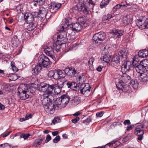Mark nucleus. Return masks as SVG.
<instances>
[{
    "label": "nucleus",
    "instance_id": "nucleus-47",
    "mask_svg": "<svg viewBox=\"0 0 148 148\" xmlns=\"http://www.w3.org/2000/svg\"><path fill=\"white\" fill-rule=\"evenodd\" d=\"M87 2L88 3L89 7L88 8L90 10H93L94 6V3L92 0H87Z\"/></svg>",
    "mask_w": 148,
    "mask_h": 148
},
{
    "label": "nucleus",
    "instance_id": "nucleus-52",
    "mask_svg": "<svg viewBox=\"0 0 148 148\" xmlns=\"http://www.w3.org/2000/svg\"><path fill=\"white\" fill-rule=\"evenodd\" d=\"M30 135L29 134H22L20 136V137L23 138L24 140L27 139L29 136Z\"/></svg>",
    "mask_w": 148,
    "mask_h": 148
},
{
    "label": "nucleus",
    "instance_id": "nucleus-24",
    "mask_svg": "<svg viewBox=\"0 0 148 148\" xmlns=\"http://www.w3.org/2000/svg\"><path fill=\"white\" fill-rule=\"evenodd\" d=\"M123 73L121 76V79L122 82H125V84L128 82H130L131 79V77L126 73Z\"/></svg>",
    "mask_w": 148,
    "mask_h": 148
},
{
    "label": "nucleus",
    "instance_id": "nucleus-15",
    "mask_svg": "<svg viewBox=\"0 0 148 148\" xmlns=\"http://www.w3.org/2000/svg\"><path fill=\"white\" fill-rule=\"evenodd\" d=\"M69 73V68H66L64 70L58 69L56 70L58 79L64 78L66 74Z\"/></svg>",
    "mask_w": 148,
    "mask_h": 148
},
{
    "label": "nucleus",
    "instance_id": "nucleus-5",
    "mask_svg": "<svg viewBox=\"0 0 148 148\" xmlns=\"http://www.w3.org/2000/svg\"><path fill=\"white\" fill-rule=\"evenodd\" d=\"M53 86H56V85H49L46 83L42 82L40 84L39 87V90L41 92H47V94H51L53 92V89L55 87Z\"/></svg>",
    "mask_w": 148,
    "mask_h": 148
},
{
    "label": "nucleus",
    "instance_id": "nucleus-43",
    "mask_svg": "<svg viewBox=\"0 0 148 148\" xmlns=\"http://www.w3.org/2000/svg\"><path fill=\"white\" fill-rule=\"evenodd\" d=\"M52 85H56V86H54L55 87L53 89V90H54L55 93L57 94L60 93L61 92V88L58 87V85L56 84H52Z\"/></svg>",
    "mask_w": 148,
    "mask_h": 148
},
{
    "label": "nucleus",
    "instance_id": "nucleus-54",
    "mask_svg": "<svg viewBox=\"0 0 148 148\" xmlns=\"http://www.w3.org/2000/svg\"><path fill=\"white\" fill-rule=\"evenodd\" d=\"M69 72H70V73H71L73 75H75L76 73V71L74 68H71V69L69 68Z\"/></svg>",
    "mask_w": 148,
    "mask_h": 148
},
{
    "label": "nucleus",
    "instance_id": "nucleus-13",
    "mask_svg": "<svg viewBox=\"0 0 148 148\" xmlns=\"http://www.w3.org/2000/svg\"><path fill=\"white\" fill-rule=\"evenodd\" d=\"M82 10L84 12H87V9L84 7V4L82 3H78L72 8V10L75 13H77V12Z\"/></svg>",
    "mask_w": 148,
    "mask_h": 148
},
{
    "label": "nucleus",
    "instance_id": "nucleus-27",
    "mask_svg": "<svg viewBox=\"0 0 148 148\" xmlns=\"http://www.w3.org/2000/svg\"><path fill=\"white\" fill-rule=\"evenodd\" d=\"M48 76L51 78L57 79L58 77L56 75V70H52L49 71L48 73Z\"/></svg>",
    "mask_w": 148,
    "mask_h": 148
},
{
    "label": "nucleus",
    "instance_id": "nucleus-41",
    "mask_svg": "<svg viewBox=\"0 0 148 148\" xmlns=\"http://www.w3.org/2000/svg\"><path fill=\"white\" fill-rule=\"evenodd\" d=\"M114 14H108L107 15H104L103 18V21H106L108 20H109L111 18H113L114 16Z\"/></svg>",
    "mask_w": 148,
    "mask_h": 148
},
{
    "label": "nucleus",
    "instance_id": "nucleus-40",
    "mask_svg": "<svg viewBox=\"0 0 148 148\" xmlns=\"http://www.w3.org/2000/svg\"><path fill=\"white\" fill-rule=\"evenodd\" d=\"M27 27V29L28 31H31L34 30L36 27V25L32 23H30Z\"/></svg>",
    "mask_w": 148,
    "mask_h": 148
},
{
    "label": "nucleus",
    "instance_id": "nucleus-10",
    "mask_svg": "<svg viewBox=\"0 0 148 148\" xmlns=\"http://www.w3.org/2000/svg\"><path fill=\"white\" fill-rule=\"evenodd\" d=\"M44 47V51L45 54L50 56L53 60H55L56 58L54 56V52L53 48L49 45H45Z\"/></svg>",
    "mask_w": 148,
    "mask_h": 148
},
{
    "label": "nucleus",
    "instance_id": "nucleus-39",
    "mask_svg": "<svg viewBox=\"0 0 148 148\" xmlns=\"http://www.w3.org/2000/svg\"><path fill=\"white\" fill-rule=\"evenodd\" d=\"M29 37V33L26 31H24L22 34V38L24 40H27Z\"/></svg>",
    "mask_w": 148,
    "mask_h": 148
},
{
    "label": "nucleus",
    "instance_id": "nucleus-34",
    "mask_svg": "<svg viewBox=\"0 0 148 148\" xmlns=\"http://www.w3.org/2000/svg\"><path fill=\"white\" fill-rule=\"evenodd\" d=\"M43 140L42 138L36 139L33 143L32 146L35 147H38L42 143Z\"/></svg>",
    "mask_w": 148,
    "mask_h": 148
},
{
    "label": "nucleus",
    "instance_id": "nucleus-44",
    "mask_svg": "<svg viewBox=\"0 0 148 148\" xmlns=\"http://www.w3.org/2000/svg\"><path fill=\"white\" fill-rule=\"evenodd\" d=\"M109 0H103L100 4L101 8H103L107 5L109 3Z\"/></svg>",
    "mask_w": 148,
    "mask_h": 148
},
{
    "label": "nucleus",
    "instance_id": "nucleus-31",
    "mask_svg": "<svg viewBox=\"0 0 148 148\" xmlns=\"http://www.w3.org/2000/svg\"><path fill=\"white\" fill-rule=\"evenodd\" d=\"M123 31L122 30L116 29L113 32V35L116 37L120 38L123 35Z\"/></svg>",
    "mask_w": 148,
    "mask_h": 148
},
{
    "label": "nucleus",
    "instance_id": "nucleus-62",
    "mask_svg": "<svg viewBox=\"0 0 148 148\" xmlns=\"http://www.w3.org/2000/svg\"><path fill=\"white\" fill-rule=\"evenodd\" d=\"M84 77V76L83 75H82V76H79L77 78V82H78V83H80V82L81 81L82 82V79Z\"/></svg>",
    "mask_w": 148,
    "mask_h": 148
},
{
    "label": "nucleus",
    "instance_id": "nucleus-32",
    "mask_svg": "<svg viewBox=\"0 0 148 148\" xmlns=\"http://www.w3.org/2000/svg\"><path fill=\"white\" fill-rule=\"evenodd\" d=\"M95 59L93 57H91L88 62V64L90 69L91 70H94V68L93 65Z\"/></svg>",
    "mask_w": 148,
    "mask_h": 148
},
{
    "label": "nucleus",
    "instance_id": "nucleus-50",
    "mask_svg": "<svg viewBox=\"0 0 148 148\" xmlns=\"http://www.w3.org/2000/svg\"><path fill=\"white\" fill-rule=\"evenodd\" d=\"M23 8L22 4L19 5L16 8V10L18 13H20L22 10Z\"/></svg>",
    "mask_w": 148,
    "mask_h": 148
},
{
    "label": "nucleus",
    "instance_id": "nucleus-21",
    "mask_svg": "<svg viewBox=\"0 0 148 148\" xmlns=\"http://www.w3.org/2000/svg\"><path fill=\"white\" fill-rule=\"evenodd\" d=\"M47 8L42 6L40 7L39 9V11L38 12V14L42 18L46 16L47 14Z\"/></svg>",
    "mask_w": 148,
    "mask_h": 148
},
{
    "label": "nucleus",
    "instance_id": "nucleus-35",
    "mask_svg": "<svg viewBox=\"0 0 148 148\" xmlns=\"http://www.w3.org/2000/svg\"><path fill=\"white\" fill-rule=\"evenodd\" d=\"M80 101V98L77 96L75 97L72 100V103L74 105H76L79 103Z\"/></svg>",
    "mask_w": 148,
    "mask_h": 148
},
{
    "label": "nucleus",
    "instance_id": "nucleus-46",
    "mask_svg": "<svg viewBox=\"0 0 148 148\" xmlns=\"http://www.w3.org/2000/svg\"><path fill=\"white\" fill-rule=\"evenodd\" d=\"M60 121V118L58 117H55L54 119L52 120L51 125H55L56 123H59Z\"/></svg>",
    "mask_w": 148,
    "mask_h": 148
},
{
    "label": "nucleus",
    "instance_id": "nucleus-56",
    "mask_svg": "<svg viewBox=\"0 0 148 148\" xmlns=\"http://www.w3.org/2000/svg\"><path fill=\"white\" fill-rule=\"evenodd\" d=\"M134 127V125H129L127 126L126 130L127 131H130L132 130Z\"/></svg>",
    "mask_w": 148,
    "mask_h": 148
},
{
    "label": "nucleus",
    "instance_id": "nucleus-36",
    "mask_svg": "<svg viewBox=\"0 0 148 148\" xmlns=\"http://www.w3.org/2000/svg\"><path fill=\"white\" fill-rule=\"evenodd\" d=\"M130 85L134 89H136L138 86L137 81L135 80L132 79L130 82Z\"/></svg>",
    "mask_w": 148,
    "mask_h": 148
},
{
    "label": "nucleus",
    "instance_id": "nucleus-18",
    "mask_svg": "<svg viewBox=\"0 0 148 148\" xmlns=\"http://www.w3.org/2000/svg\"><path fill=\"white\" fill-rule=\"evenodd\" d=\"M81 93L83 94L88 93L90 91V86L89 84H83L81 85Z\"/></svg>",
    "mask_w": 148,
    "mask_h": 148
},
{
    "label": "nucleus",
    "instance_id": "nucleus-60",
    "mask_svg": "<svg viewBox=\"0 0 148 148\" xmlns=\"http://www.w3.org/2000/svg\"><path fill=\"white\" fill-rule=\"evenodd\" d=\"M103 113L104 112L103 111H101L99 112H97L96 114V116L97 117H101L103 116Z\"/></svg>",
    "mask_w": 148,
    "mask_h": 148
},
{
    "label": "nucleus",
    "instance_id": "nucleus-30",
    "mask_svg": "<svg viewBox=\"0 0 148 148\" xmlns=\"http://www.w3.org/2000/svg\"><path fill=\"white\" fill-rule=\"evenodd\" d=\"M68 39L69 40V41L71 42H73L76 38V36L74 32H73L70 34H69L67 36Z\"/></svg>",
    "mask_w": 148,
    "mask_h": 148
},
{
    "label": "nucleus",
    "instance_id": "nucleus-20",
    "mask_svg": "<svg viewBox=\"0 0 148 148\" xmlns=\"http://www.w3.org/2000/svg\"><path fill=\"white\" fill-rule=\"evenodd\" d=\"M118 54L122 58L126 59L128 54V49L127 48H124L120 49L118 53Z\"/></svg>",
    "mask_w": 148,
    "mask_h": 148
},
{
    "label": "nucleus",
    "instance_id": "nucleus-6",
    "mask_svg": "<svg viewBox=\"0 0 148 148\" xmlns=\"http://www.w3.org/2000/svg\"><path fill=\"white\" fill-rule=\"evenodd\" d=\"M70 100V98L67 95H63L61 96L59 98L57 99L55 103L56 105H61L63 108L65 107L69 103Z\"/></svg>",
    "mask_w": 148,
    "mask_h": 148
},
{
    "label": "nucleus",
    "instance_id": "nucleus-1",
    "mask_svg": "<svg viewBox=\"0 0 148 148\" xmlns=\"http://www.w3.org/2000/svg\"><path fill=\"white\" fill-rule=\"evenodd\" d=\"M55 95L51 94L45 93L41 96V101L45 110L49 114L53 113L56 108V106L51 103L52 100H54Z\"/></svg>",
    "mask_w": 148,
    "mask_h": 148
},
{
    "label": "nucleus",
    "instance_id": "nucleus-64",
    "mask_svg": "<svg viewBox=\"0 0 148 148\" xmlns=\"http://www.w3.org/2000/svg\"><path fill=\"white\" fill-rule=\"evenodd\" d=\"M1 147L3 146V148H10V147L8 143H5L3 145V144L0 145Z\"/></svg>",
    "mask_w": 148,
    "mask_h": 148
},
{
    "label": "nucleus",
    "instance_id": "nucleus-63",
    "mask_svg": "<svg viewBox=\"0 0 148 148\" xmlns=\"http://www.w3.org/2000/svg\"><path fill=\"white\" fill-rule=\"evenodd\" d=\"M123 123L125 125H130L131 124V122L129 120H126L124 121Z\"/></svg>",
    "mask_w": 148,
    "mask_h": 148
},
{
    "label": "nucleus",
    "instance_id": "nucleus-3",
    "mask_svg": "<svg viewBox=\"0 0 148 148\" xmlns=\"http://www.w3.org/2000/svg\"><path fill=\"white\" fill-rule=\"evenodd\" d=\"M78 21L80 22L81 24L79 23H76L72 24V28L73 30L76 32H79L82 29V26L86 27L89 25V22L84 19L83 17L79 18L78 19Z\"/></svg>",
    "mask_w": 148,
    "mask_h": 148
},
{
    "label": "nucleus",
    "instance_id": "nucleus-58",
    "mask_svg": "<svg viewBox=\"0 0 148 148\" xmlns=\"http://www.w3.org/2000/svg\"><path fill=\"white\" fill-rule=\"evenodd\" d=\"M60 139V137L59 136H57L53 140V142L54 143H57L59 141Z\"/></svg>",
    "mask_w": 148,
    "mask_h": 148
},
{
    "label": "nucleus",
    "instance_id": "nucleus-42",
    "mask_svg": "<svg viewBox=\"0 0 148 148\" xmlns=\"http://www.w3.org/2000/svg\"><path fill=\"white\" fill-rule=\"evenodd\" d=\"M62 45V44H56V42H55L53 45V50H54V49H55L57 52L59 51L60 49V45Z\"/></svg>",
    "mask_w": 148,
    "mask_h": 148
},
{
    "label": "nucleus",
    "instance_id": "nucleus-57",
    "mask_svg": "<svg viewBox=\"0 0 148 148\" xmlns=\"http://www.w3.org/2000/svg\"><path fill=\"white\" fill-rule=\"evenodd\" d=\"M120 6L119 4H117L115 5L113 8V11L114 12L116 11L119 9L120 8Z\"/></svg>",
    "mask_w": 148,
    "mask_h": 148
},
{
    "label": "nucleus",
    "instance_id": "nucleus-16",
    "mask_svg": "<svg viewBox=\"0 0 148 148\" xmlns=\"http://www.w3.org/2000/svg\"><path fill=\"white\" fill-rule=\"evenodd\" d=\"M120 64V58L116 55H113L111 56L110 64L113 66H117Z\"/></svg>",
    "mask_w": 148,
    "mask_h": 148
},
{
    "label": "nucleus",
    "instance_id": "nucleus-48",
    "mask_svg": "<svg viewBox=\"0 0 148 148\" xmlns=\"http://www.w3.org/2000/svg\"><path fill=\"white\" fill-rule=\"evenodd\" d=\"M138 124L140 126H141L143 129L146 128L148 126V122L146 121H144L142 123H139Z\"/></svg>",
    "mask_w": 148,
    "mask_h": 148
},
{
    "label": "nucleus",
    "instance_id": "nucleus-23",
    "mask_svg": "<svg viewBox=\"0 0 148 148\" xmlns=\"http://www.w3.org/2000/svg\"><path fill=\"white\" fill-rule=\"evenodd\" d=\"M66 84L68 86V88H70L71 89L75 91H77L79 88L77 83L75 82H68L66 83Z\"/></svg>",
    "mask_w": 148,
    "mask_h": 148
},
{
    "label": "nucleus",
    "instance_id": "nucleus-22",
    "mask_svg": "<svg viewBox=\"0 0 148 148\" xmlns=\"http://www.w3.org/2000/svg\"><path fill=\"white\" fill-rule=\"evenodd\" d=\"M25 21L27 23H32L34 20V17L32 14L30 13H26L24 16Z\"/></svg>",
    "mask_w": 148,
    "mask_h": 148
},
{
    "label": "nucleus",
    "instance_id": "nucleus-11",
    "mask_svg": "<svg viewBox=\"0 0 148 148\" xmlns=\"http://www.w3.org/2000/svg\"><path fill=\"white\" fill-rule=\"evenodd\" d=\"M67 40L66 33L64 32L57 36V39L55 42L58 44H62L65 43Z\"/></svg>",
    "mask_w": 148,
    "mask_h": 148
},
{
    "label": "nucleus",
    "instance_id": "nucleus-53",
    "mask_svg": "<svg viewBox=\"0 0 148 148\" xmlns=\"http://www.w3.org/2000/svg\"><path fill=\"white\" fill-rule=\"evenodd\" d=\"M137 56H135L133 59L132 61V65H136L138 61V58H136V57Z\"/></svg>",
    "mask_w": 148,
    "mask_h": 148
},
{
    "label": "nucleus",
    "instance_id": "nucleus-4",
    "mask_svg": "<svg viewBox=\"0 0 148 148\" xmlns=\"http://www.w3.org/2000/svg\"><path fill=\"white\" fill-rule=\"evenodd\" d=\"M38 64L42 67L49 68L51 64V62L50 59L44 55H40L38 59Z\"/></svg>",
    "mask_w": 148,
    "mask_h": 148
},
{
    "label": "nucleus",
    "instance_id": "nucleus-49",
    "mask_svg": "<svg viewBox=\"0 0 148 148\" xmlns=\"http://www.w3.org/2000/svg\"><path fill=\"white\" fill-rule=\"evenodd\" d=\"M66 84V83L65 82L59 80L58 82V86L60 88H61L63 87L64 84Z\"/></svg>",
    "mask_w": 148,
    "mask_h": 148
},
{
    "label": "nucleus",
    "instance_id": "nucleus-29",
    "mask_svg": "<svg viewBox=\"0 0 148 148\" xmlns=\"http://www.w3.org/2000/svg\"><path fill=\"white\" fill-rule=\"evenodd\" d=\"M139 57L142 58H145L148 56V50L146 49H143L140 50L138 52Z\"/></svg>",
    "mask_w": 148,
    "mask_h": 148
},
{
    "label": "nucleus",
    "instance_id": "nucleus-37",
    "mask_svg": "<svg viewBox=\"0 0 148 148\" xmlns=\"http://www.w3.org/2000/svg\"><path fill=\"white\" fill-rule=\"evenodd\" d=\"M110 57L111 56L109 55H104L103 58H101V59L103 61L108 63L110 61Z\"/></svg>",
    "mask_w": 148,
    "mask_h": 148
},
{
    "label": "nucleus",
    "instance_id": "nucleus-59",
    "mask_svg": "<svg viewBox=\"0 0 148 148\" xmlns=\"http://www.w3.org/2000/svg\"><path fill=\"white\" fill-rule=\"evenodd\" d=\"M51 139V137L49 134H48L46 137V140L45 141V143H48Z\"/></svg>",
    "mask_w": 148,
    "mask_h": 148
},
{
    "label": "nucleus",
    "instance_id": "nucleus-28",
    "mask_svg": "<svg viewBox=\"0 0 148 148\" xmlns=\"http://www.w3.org/2000/svg\"><path fill=\"white\" fill-rule=\"evenodd\" d=\"M132 21L129 16L126 15L123 18L122 22L124 25H126L131 23Z\"/></svg>",
    "mask_w": 148,
    "mask_h": 148
},
{
    "label": "nucleus",
    "instance_id": "nucleus-17",
    "mask_svg": "<svg viewBox=\"0 0 148 148\" xmlns=\"http://www.w3.org/2000/svg\"><path fill=\"white\" fill-rule=\"evenodd\" d=\"M71 25L69 24L68 21L65 19L63 20L61 25L60 26L59 30L60 32H63L67 30Z\"/></svg>",
    "mask_w": 148,
    "mask_h": 148
},
{
    "label": "nucleus",
    "instance_id": "nucleus-25",
    "mask_svg": "<svg viewBox=\"0 0 148 148\" xmlns=\"http://www.w3.org/2000/svg\"><path fill=\"white\" fill-rule=\"evenodd\" d=\"M42 67V66L38 64L32 70V74L34 75H37L38 73L41 71Z\"/></svg>",
    "mask_w": 148,
    "mask_h": 148
},
{
    "label": "nucleus",
    "instance_id": "nucleus-61",
    "mask_svg": "<svg viewBox=\"0 0 148 148\" xmlns=\"http://www.w3.org/2000/svg\"><path fill=\"white\" fill-rule=\"evenodd\" d=\"M79 120V118L78 117H76L75 119H72L71 121L72 123H76Z\"/></svg>",
    "mask_w": 148,
    "mask_h": 148
},
{
    "label": "nucleus",
    "instance_id": "nucleus-38",
    "mask_svg": "<svg viewBox=\"0 0 148 148\" xmlns=\"http://www.w3.org/2000/svg\"><path fill=\"white\" fill-rule=\"evenodd\" d=\"M125 84L121 81V80L119 82L116 84V86L118 89H121L123 90V88H124V84Z\"/></svg>",
    "mask_w": 148,
    "mask_h": 148
},
{
    "label": "nucleus",
    "instance_id": "nucleus-45",
    "mask_svg": "<svg viewBox=\"0 0 148 148\" xmlns=\"http://www.w3.org/2000/svg\"><path fill=\"white\" fill-rule=\"evenodd\" d=\"M132 134H130L124 137L123 139V141L125 142H126L128 140H131L132 137Z\"/></svg>",
    "mask_w": 148,
    "mask_h": 148
},
{
    "label": "nucleus",
    "instance_id": "nucleus-19",
    "mask_svg": "<svg viewBox=\"0 0 148 148\" xmlns=\"http://www.w3.org/2000/svg\"><path fill=\"white\" fill-rule=\"evenodd\" d=\"M62 4L60 3H51L50 4V11L51 13H55L61 7Z\"/></svg>",
    "mask_w": 148,
    "mask_h": 148
},
{
    "label": "nucleus",
    "instance_id": "nucleus-51",
    "mask_svg": "<svg viewBox=\"0 0 148 148\" xmlns=\"http://www.w3.org/2000/svg\"><path fill=\"white\" fill-rule=\"evenodd\" d=\"M34 2L37 3L38 6L42 5L45 3V0H36L34 1Z\"/></svg>",
    "mask_w": 148,
    "mask_h": 148
},
{
    "label": "nucleus",
    "instance_id": "nucleus-55",
    "mask_svg": "<svg viewBox=\"0 0 148 148\" xmlns=\"http://www.w3.org/2000/svg\"><path fill=\"white\" fill-rule=\"evenodd\" d=\"M91 121V119L90 116H88L86 119L83 121V123H84L90 122Z\"/></svg>",
    "mask_w": 148,
    "mask_h": 148
},
{
    "label": "nucleus",
    "instance_id": "nucleus-9",
    "mask_svg": "<svg viewBox=\"0 0 148 148\" xmlns=\"http://www.w3.org/2000/svg\"><path fill=\"white\" fill-rule=\"evenodd\" d=\"M136 22L137 26L141 29L148 28V18H143L142 20L137 19Z\"/></svg>",
    "mask_w": 148,
    "mask_h": 148
},
{
    "label": "nucleus",
    "instance_id": "nucleus-8",
    "mask_svg": "<svg viewBox=\"0 0 148 148\" xmlns=\"http://www.w3.org/2000/svg\"><path fill=\"white\" fill-rule=\"evenodd\" d=\"M146 60L141 61L139 64L135 67L136 71L140 73V75H142V74L145 72L146 70H148V66H145L147 65L146 64Z\"/></svg>",
    "mask_w": 148,
    "mask_h": 148
},
{
    "label": "nucleus",
    "instance_id": "nucleus-12",
    "mask_svg": "<svg viewBox=\"0 0 148 148\" xmlns=\"http://www.w3.org/2000/svg\"><path fill=\"white\" fill-rule=\"evenodd\" d=\"M134 134L138 136L137 140L141 141L143 138L144 131L141 126L138 124L134 130Z\"/></svg>",
    "mask_w": 148,
    "mask_h": 148
},
{
    "label": "nucleus",
    "instance_id": "nucleus-33",
    "mask_svg": "<svg viewBox=\"0 0 148 148\" xmlns=\"http://www.w3.org/2000/svg\"><path fill=\"white\" fill-rule=\"evenodd\" d=\"M140 75L142 76L141 79L142 82H144L148 81V70Z\"/></svg>",
    "mask_w": 148,
    "mask_h": 148
},
{
    "label": "nucleus",
    "instance_id": "nucleus-26",
    "mask_svg": "<svg viewBox=\"0 0 148 148\" xmlns=\"http://www.w3.org/2000/svg\"><path fill=\"white\" fill-rule=\"evenodd\" d=\"M117 143H119V142H114L113 141L109 143L104 146L101 147V148H114L116 147L115 144Z\"/></svg>",
    "mask_w": 148,
    "mask_h": 148
},
{
    "label": "nucleus",
    "instance_id": "nucleus-7",
    "mask_svg": "<svg viewBox=\"0 0 148 148\" xmlns=\"http://www.w3.org/2000/svg\"><path fill=\"white\" fill-rule=\"evenodd\" d=\"M106 35L103 32H100L95 34L93 36V39L95 43L100 45L106 38Z\"/></svg>",
    "mask_w": 148,
    "mask_h": 148
},
{
    "label": "nucleus",
    "instance_id": "nucleus-2",
    "mask_svg": "<svg viewBox=\"0 0 148 148\" xmlns=\"http://www.w3.org/2000/svg\"><path fill=\"white\" fill-rule=\"evenodd\" d=\"M31 88L28 84H20L18 88L17 94L21 99L25 100L29 98V94L32 92Z\"/></svg>",
    "mask_w": 148,
    "mask_h": 148
},
{
    "label": "nucleus",
    "instance_id": "nucleus-14",
    "mask_svg": "<svg viewBox=\"0 0 148 148\" xmlns=\"http://www.w3.org/2000/svg\"><path fill=\"white\" fill-rule=\"evenodd\" d=\"M132 65L131 62L129 61H125L121 66V71L122 73H126L129 71Z\"/></svg>",
    "mask_w": 148,
    "mask_h": 148
}]
</instances>
